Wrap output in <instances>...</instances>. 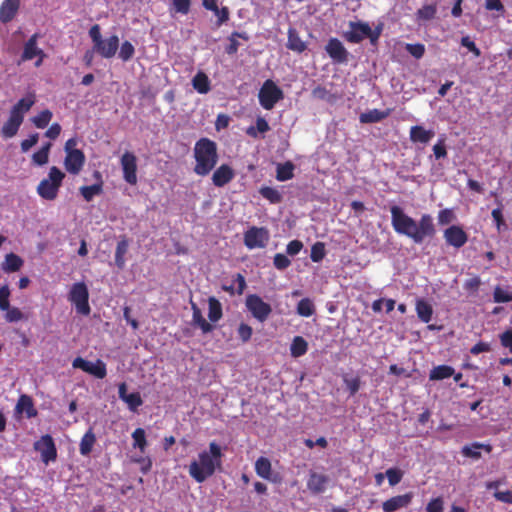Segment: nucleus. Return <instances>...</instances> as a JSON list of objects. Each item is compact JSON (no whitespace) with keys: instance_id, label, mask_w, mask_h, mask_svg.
Returning a JSON list of instances; mask_svg holds the SVG:
<instances>
[{"instance_id":"47","label":"nucleus","mask_w":512,"mask_h":512,"mask_svg":"<svg viewBox=\"0 0 512 512\" xmlns=\"http://www.w3.org/2000/svg\"><path fill=\"white\" fill-rule=\"evenodd\" d=\"M132 438L133 447L139 448L141 452H144L147 446L145 430L143 428H136L132 433Z\"/></svg>"},{"instance_id":"1","label":"nucleus","mask_w":512,"mask_h":512,"mask_svg":"<svg viewBox=\"0 0 512 512\" xmlns=\"http://www.w3.org/2000/svg\"><path fill=\"white\" fill-rule=\"evenodd\" d=\"M390 213L394 231L408 237L415 244H421L426 238H433L436 234L434 219L430 214H422L419 221H416L397 205L390 207Z\"/></svg>"},{"instance_id":"38","label":"nucleus","mask_w":512,"mask_h":512,"mask_svg":"<svg viewBox=\"0 0 512 512\" xmlns=\"http://www.w3.org/2000/svg\"><path fill=\"white\" fill-rule=\"evenodd\" d=\"M308 350V343L302 336H295L290 346V353L293 357L303 356Z\"/></svg>"},{"instance_id":"4","label":"nucleus","mask_w":512,"mask_h":512,"mask_svg":"<svg viewBox=\"0 0 512 512\" xmlns=\"http://www.w3.org/2000/svg\"><path fill=\"white\" fill-rule=\"evenodd\" d=\"M65 173L58 167L52 166L49 169L47 178L40 181L37 186L38 195L47 201H53L57 198L59 190L62 186Z\"/></svg>"},{"instance_id":"6","label":"nucleus","mask_w":512,"mask_h":512,"mask_svg":"<svg viewBox=\"0 0 512 512\" xmlns=\"http://www.w3.org/2000/svg\"><path fill=\"white\" fill-rule=\"evenodd\" d=\"M68 300L75 306L78 314L87 316L91 312L89 305V291L84 282H77L71 286Z\"/></svg>"},{"instance_id":"18","label":"nucleus","mask_w":512,"mask_h":512,"mask_svg":"<svg viewBox=\"0 0 512 512\" xmlns=\"http://www.w3.org/2000/svg\"><path fill=\"white\" fill-rule=\"evenodd\" d=\"M412 501V494L406 493L403 495H397L382 503V509L384 512H394L401 508L407 507Z\"/></svg>"},{"instance_id":"61","label":"nucleus","mask_w":512,"mask_h":512,"mask_svg":"<svg viewBox=\"0 0 512 512\" xmlns=\"http://www.w3.org/2000/svg\"><path fill=\"white\" fill-rule=\"evenodd\" d=\"M237 333H238L239 338L243 342H248L252 337L253 330H252V327L249 326L248 324L241 323L238 327Z\"/></svg>"},{"instance_id":"30","label":"nucleus","mask_w":512,"mask_h":512,"mask_svg":"<svg viewBox=\"0 0 512 512\" xmlns=\"http://www.w3.org/2000/svg\"><path fill=\"white\" fill-rule=\"evenodd\" d=\"M192 86L200 94H206L211 89L210 80L203 71H198L193 77Z\"/></svg>"},{"instance_id":"9","label":"nucleus","mask_w":512,"mask_h":512,"mask_svg":"<svg viewBox=\"0 0 512 512\" xmlns=\"http://www.w3.org/2000/svg\"><path fill=\"white\" fill-rule=\"evenodd\" d=\"M39 39V34H33L24 44L23 52L21 54L20 60L22 62L30 61L34 58H37L35 62V66L39 67L42 65L43 60L46 57L45 52L38 47L37 41Z\"/></svg>"},{"instance_id":"52","label":"nucleus","mask_w":512,"mask_h":512,"mask_svg":"<svg viewBox=\"0 0 512 512\" xmlns=\"http://www.w3.org/2000/svg\"><path fill=\"white\" fill-rule=\"evenodd\" d=\"M5 319L9 323L18 322L22 319H24V314L21 312V310L17 307H10L5 310Z\"/></svg>"},{"instance_id":"40","label":"nucleus","mask_w":512,"mask_h":512,"mask_svg":"<svg viewBox=\"0 0 512 512\" xmlns=\"http://www.w3.org/2000/svg\"><path fill=\"white\" fill-rule=\"evenodd\" d=\"M389 115L388 111H381L378 109L370 110L360 115L361 123H376L385 119Z\"/></svg>"},{"instance_id":"48","label":"nucleus","mask_w":512,"mask_h":512,"mask_svg":"<svg viewBox=\"0 0 512 512\" xmlns=\"http://www.w3.org/2000/svg\"><path fill=\"white\" fill-rule=\"evenodd\" d=\"M326 255L325 244L323 242H316L311 247L310 258L313 262L318 263L323 260Z\"/></svg>"},{"instance_id":"26","label":"nucleus","mask_w":512,"mask_h":512,"mask_svg":"<svg viewBox=\"0 0 512 512\" xmlns=\"http://www.w3.org/2000/svg\"><path fill=\"white\" fill-rule=\"evenodd\" d=\"M287 48L297 53H302L306 50V43L300 38L299 33L294 28L288 30Z\"/></svg>"},{"instance_id":"11","label":"nucleus","mask_w":512,"mask_h":512,"mask_svg":"<svg viewBox=\"0 0 512 512\" xmlns=\"http://www.w3.org/2000/svg\"><path fill=\"white\" fill-rule=\"evenodd\" d=\"M350 30L344 33V38L350 43H360L371 33V27L367 22L350 21Z\"/></svg>"},{"instance_id":"13","label":"nucleus","mask_w":512,"mask_h":512,"mask_svg":"<svg viewBox=\"0 0 512 512\" xmlns=\"http://www.w3.org/2000/svg\"><path fill=\"white\" fill-rule=\"evenodd\" d=\"M325 51L334 63L343 64L348 61L349 52L338 38H330Z\"/></svg>"},{"instance_id":"34","label":"nucleus","mask_w":512,"mask_h":512,"mask_svg":"<svg viewBox=\"0 0 512 512\" xmlns=\"http://www.w3.org/2000/svg\"><path fill=\"white\" fill-rule=\"evenodd\" d=\"M437 14V4H426L417 10L415 16L418 22H426L433 20Z\"/></svg>"},{"instance_id":"12","label":"nucleus","mask_w":512,"mask_h":512,"mask_svg":"<svg viewBox=\"0 0 512 512\" xmlns=\"http://www.w3.org/2000/svg\"><path fill=\"white\" fill-rule=\"evenodd\" d=\"M121 167L123 171L124 180L130 185L137 183V158L136 156L126 151L121 157Z\"/></svg>"},{"instance_id":"56","label":"nucleus","mask_w":512,"mask_h":512,"mask_svg":"<svg viewBox=\"0 0 512 512\" xmlns=\"http://www.w3.org/2000/svg\"><path fill=\"white\" fill-rule=\"evenodd\" d=\"M481 285V279L479 276H474L472 278L467 279L464 282V289L468 291L469 293H477L479 290V287Z\"/></svg>"},{"instance_id":"57","label":"nucleus","mask_w":512,"mask_h":512,"mask_svg":"<svg viewBox=\"0 0 512 512\" xmlns=\"http://www.w3.org/2000/svg\"><path fill=\"white\" fill-rule=\"evenodd\" d=\"M433 153L436 159L445 158L447 156V149L445 145V138L441 137L433 146Z\"/></svg>"},{"instance_id":"32","label":"nucleus","mask_w":512,"mask_h":512,"mask_svg":"<svg viewBox=\"0 0 512 512\" xmlns=\"http://www.w3.org/2000/svg\"><path fill=\"white\" fill-rule=\"evenodd\" d=\"M416 313L422 322L429 323L432 319L433 308L427 301L418 299L416 301Z\"/></svg>"},{"instance_id":"23","label":"nucleus","mask_w":512,"mask_h":512,"mask_svg":"<svg viewBox=\"0 0 512 512\" xmlns=\"http://www.w3.org/2000/svg\"><path fill=\"white\" fill-rule=\"evenodd\" d=\"M94 177L98 180L97 183L80 187V193L87 202H90L95 196L100 195L103 192L101 173L99 171H95Z\"/></svg>"},{"instance_id":"54","label":"nucleus","mask_w":512,"mask_h":512,"mask_svg":"<svg viewBox=\"0 0 512 512\" xmlns=\"http://www.w3.org/2000/svg\"><path fill=\"white\" fill-rule=\"evenodd\" d=\"M405 49L416 59L422 58L425 53V46L421 43L406 44Z\"/></svg>"},{"instance_id":"10","label":"nucleus","mask_w":512,"mask_h":512,"mask_svg":"<svg viewBox=\"0 0 512 512\" xmlns=\"http://www.w3.org/2000/svg\"><path fill=\"white\" fill-rule=\"evenodd\" d=\"M34 449L41 454V460L48 464L57 458V449L51 435H43L38 441L34 443Z\"/></svg>"},{"instance_id":"59","label":"nucleus","mask_w":512,"mask_h":512,"mask_svg":"<svg viewBox=\"0 0 512 512\" xmlns=\"http://www.w3.org/2000/svg\"><path fill=\"white\" fill-rule=\"evenodd\" d=\"M455 218L454 212L451 209H442L438 212V223L440 225L450 224Z\"/></svg>"},{"instance_id":"2","label":"nucleus","mask_w":512,"mask_h":512,"mask_svg":"<svg viewBox=\"0 0 512 512\" xmlns=\"http://www.w3.org/2000/svg\"><path fill=\"white\" fill-rule=\"evenodd\" d=\"M222 450L216 442L209 444V451H202L198 455V460H194L189 465V475L197 482L203 483L211 477L217 467L222 462Z\"/></svg>"},{"instance_id":"16","label":"nucleus","mask_w":512,"mask_h":512,"mask_svg":"<svg viewBox=\"0 0 512 512\" xmlns=\"http://www.w3.org/2000/svg\"><path fill=\"white\" fill-rule=\"evenodd\" d=\"M235 177V172L228 164H221L212 175V183L216 187H223L231 182Z\"/></svg>"},{"instance_id":"50","label":"nucleus","mask_w":512,"mask_h":512,"mask_svg":"<svg viewBox=\"0 0 512 512\" xmlns=\"http://www.w3.org/2000/svg\"><path fill=\"white\" fill-rule=\"evenodd\" d=\"M312 96L315 99L324 100L327 102H331L334 100V96L331 94V92L321 85L315 87L312 90Z\"/></svg>"},{"instance_id":"39","label":"nucleus","mask_w":512,"mask_h":512,"mask_svg":"<svg viewBox=\"0 0 512 512\" xmlns=\"http://www.w3.org/2000/svg\"><path fill=\"white\" fill-rule=\"evenodd\" d=\"M52 147L51 142L43 144V146L32 155V161L38 166H43L49 161V153Z\"/></svg>"},{"instance_id":"22","label":"nucleus","mask_w":512,"mask_h":512,"mask_svg":"<svg viewBox=\"0 0 512 512\" xmlns=\"http://www.w3.org/2000/svg\"><path fill=\"white\" fill-rule=\"evenodd\" d=\"M15 412L17 414L25 413L28 419L34 418L38 415V411L34 406L33 399L26 394H22L16 404Z\"/></svg>"},{"instance_id":"5","label":"nucleus","mask_w":512,"mask_h":512,"mask_svg":"<svg viewBox=\"0 0 512 512\" xmlns=\"http://www.w3.org/2000/svg\"><path fill=\"white\" fill-rule=\"evenodd\" d=\"M284 98L282 89L271 79H267L262 84L258 99L260 105L265 110H272L275 105Z\"/></svg>"},{"instance_id":"63","label":"nucleus","mask_w":512,"mask_h":512,"mask_svg":"<svg viewBox=\"0 0 512 512\" xmlns=\"http://www.w3.org/2000/svg\"><path fill=\"white\" fill-rule=\"evenodd\" d=\"M39 140L38 133L31 134L29 138L21 141L20 147L23 153L28 152Z\"/></svg>"},{"instance_id":"7","label":"nucleus","mask_w":512,"mask_h":512,"mask_svg":"<svg viewBox=\"0 0 512 512\" xmlns=\"http://www.w3.org/2000/svg\"><path fill=\"white\" fill-rule=\"evenodd\" d=\"M245 306L252 316L259 322H265L272 312V307L259 295L249 294L245 300Z\"/></svg>"},{"instance_id":"58","label":"nucleus","mask_w":512,"mask_h":512,"mask_svg":"<svg viewBox=\"0 0 512 512\" xmlns=\"http://www.w3.org/2000/svg\"><path fill=\"white\" fill-rule=\"evenodd\" d=\"M494 302L506 303L512 301V294L506 292L500 287H496L493 293Z\"/></svg>"},{"instance_id":"31","label":"nucleus","mask_w":512,"mask_h":512,"mask_svg":"<svg viewBox=\"0 0 512 512\" xmlns=\"http://www.w3.org/2000/svg\"><path fill=\"white\" fill-rule=\"evenodd\" d=\"M95 443H96V436L93 432V429L90 428L81 438V441L79 444L80 454L83 456H88L91 453Z\"/></svg>"},{"instance_id":"62","label":"nucleus","mask_w":512,"mask_h":512,"mask_svg":"<svg viewBox=\"0 0 512 512\" xmlns=\"http://www.w3.org/2000/svg\"><path fill=\"white\" fill-rule=\"evenodd\" d=\"M173 7L177 13L186 15L190 11V0H172Z\"/></svg>"},{"instance_id":"17","label":"nucleus","mask_w":512,"mask_h":512,"mask_svg":"<svg viewBox=\"0 0 512 512\" xmlns=\"http://www.w3.org/2000/svg\"><path fill=\"white\" fill-rule=\"evenodd\" d=\"M119 47V38L117 35H112L109 38L101 41L94 50L103 58H112L115 56Z\"/></svg>"},{"instance_id":"20","label":"nucleus","mask_w":512,"mask_h":512,"mask_svg":"<svg viewBox=\"0 0 512 512\" xmlns=\"http://www.w3.org/2000/svg\"><path fill=\"white\" fill-rule=\"evenodd\" d=\"M328 482V476L311 472L307 480V488L312 494H321L326 490Z\"/></svg>"},{"instance_id":"41","label":"nucleus","mask_w":512,"mask_h":512,"mask_svg":"<svg viewBox=\"0 0 512 512\" xmlns=\"http://www.w3.org/2000/svg\"><path fill=\"white\" fill-rule=\"evenodd\" d=\"M294 164L290 161L284 164H278L276 169V178L278 181H287L294 177Z\"/></svg>"},{"instance_id":"3","label":"nucleus","mask_w":512,"mask_h":512,"mask_svg":"<svg viewBox=\"0 0 512 512\" xmlns=\"http://www.w3.org/2000/svg\"><path fill=\"white\" fill-rule=\"evenodd\" d=\"M193 156L194 173L201 177L209 175L215 169L219 159L216 142L207 137L200 138L194 145Z\"/></svg>"},{"instance_id":"27","label":"nucleus","mask_w":512,"mask_h":512,"mask_svg":"<svg viewBox=\"0 0 512 512\" xmlns=\"http://www.w3.org/2000/svg\"><path fill=\"white\" fill-rule=\"evenodd\" d=\"M35 103V96L33 94H29L26 97L21 98L11 109L10 113L18 116H22L24 120V115L27 113L31 107Z\"/></svg>"},{"instance_id":"28","label":"nucleus","mask_w":512,"mask_h":512,"mask_svg":"<svg viewBox=\"0 0 512 512\" xmlns=\"http://www.w3.org/2000/svg\"><path fill=\"white\" fill-rule=\"evenodd\" d=\"M24 264L23 259L15 253H9L5 256L2 263V270L5 273H13L19 271Z\"/></svg>"},{"instance_id":"15","label":"nucleus","mask_w":512,"mask_h":512,"mask_svg":"<svg viewBox=\"0 0 512 512\" xmlns=\"http://www.w3.org/2000/svg\"><path fill=\"white\" fill-rule=\"evenodd\" d=\"M85 161L86 157L82 150L70 151L64 158L65 170L72 175H78L82 171Z\"/></svg>"},{"instance_id":"51","label":"nucleus","mask_w":512,"mask_h":512,"mask_svg":"<svg viewBox=\"0 0 512 512\" xmlns=\"http://www.w3.org/2000/svg\"><path fill=\"white\" fill-rule=\"evenodd\" d=\"M124 402L128 405L131 411H136L137 408L143 404V400L139 392L128 394Z\"/></svg>"},{"instance_id":"14","label":"nucleus","mask_w":512,"mask_h":512,"mask_svg":"<svg viewBox=\"0 0 512 512\" xmlns=\"http://www.w3.org/2000/svg\"><path fill=\"white\" fill-rule=\"evenodd\" d=\"M446 243L456 249L463 247L468 241V234L459 225H451L444 230Z\"/></svg>"},{"instance_id":"45","label":"nucleus","mask_w":512,"mask_h":512,"mask_svg":"<svg viewBox=\"0 0 512 512\" xmlns=\"http://www.w3.org/2000/svg\"><path fill=\"white\" fill-rule=\"evenodd\" d=\"M315 307L309 298L301 299L297 304V313L302 317H310L314 314Z\"/></svg>"},{"instance_id":"24","label":"nucleus","mask_w":512,"mask_h":512,"mask_svg":"<svg viewBox=\"0 0 512 512\" xmlns=\"http://www.w3.org/2000/svg\"><path fill=\"white\" fill-rule=\"evenodd\" d=\"M23 123L22 116L14 115L10 113L8 120L4 123L1 134L4 138H12L14 137L21 124Z\"/></svg>"},{"instance_id":"33","label":"nucleus","mask_w":512,"mask_h":512,"mask_svg":"<svg viewBox=\"0 0 512 512\" xmlns=\"http://www.w3.org/2000/svg\"><path fill=\"white\" fill-rule=\"evenodd\" d=\"M223 316L222 305L220 301L215 297H209L208 299V318L210 322H218Z\"/></svg>"},{"instance_id":"60","label":"nucleus","mask_w":512,"mask_h":512,"mask_svg":"<svg viewBox=\"0 0 512 512\" xmlns=\"http://www.w3.org/2000/svg\"><path fill=\"white\" fill-rule=\"evenodd\" d=\"M10 289L8 285H3L0 287V310H6L9 308L10 302Z\"/></svg>"},{"instance_id":"36","label":"nucleus","mask_w":512,"mask_h":512,"mask_svg":"<svg viewBox=\"0 0 512 512\" xmlns=\"http://www.w3.org/2000/svg\"><path fill=\"white\" fill-rule=\"evenodd\" d=\"M480 449H484L486 452L490 453L492 447L489 444H481V443H473L471 446H464L462 448V454L466 457H470L473 459H478L481 457Z\"/></svg>"},{"instance_id":"53","label":"nucleus","mask_w":512,"mask_h":512,"mask_svg":"<svg viewBox=\"0 0 512 512\" xmlns=\"http://www.w3.org/2000/svg\"><path fill=\"white\" fill-rule=\"evenodd\" d=\"M386 476L390 486L397 485L403 477V472L397 468H389L386 470Z\"/></svg>"},{"instance_id":"19","label":"nucleus","mask_w":512,"mask_h":512,"mask_svg":"<svg viewBox=\"0 0 512 512\" xmlns=\"http://www.w3.org/2000/svg\"><path fill=\"white\" fill-rule=\"evenodd\" d=\"M434 136L435 132L432 129H425L422 125L412 126L409 131L410 141L415 144H427Z\"/></svg>"},{"instance_id":"37","label":"nucleus","mask_w":512,"mask_h":512,"mask_svg":"<svg viewBox=\"0 0 512 512\" xmlns=\"http://www.w3.org/2000/svg\"><path fill=\"white\" fill-rule=\"evenodd\" d=\"M454 368L448 365H439L434 367L429 374V379L432 381L443 380L454 375Z\"/></svg>"},{"instance_id":"64","label":"nucleus","mask_w":512,"mask_h":512,"mask_svg":"<svg viewBox=\"0 0 512 512\" xmlns=\"http://www.w3.org/2000/svg\"><path fill=\"white\" fill-rule=\"evenodd\" d=\"M444 502L441 497L430 500L426 506V512H443Z\"/></svg>"},{"instance_id":"44","label":"nucleus","mask_w":512,"mask_h":512,"mask_svg":"<svg viewBox=\"0 0 512 512\" xmlns=\"http://www.w3.org/2000/svg\"><path fill=\"white\" fill-rule=\"evenodd\" d=\"M52 117H53L52 112L49 109H45V110H42L36 116H34L32 118V122L37 128L44 129L48 126Z\"/></svg>"},{"instance_id":"55","label":"nucleus","mask_w":512,"mask_h":512,"mask_svg":"<svg viewBox=\"0 0 512 512\" xmlns=\"http://www.w3.org/2000/svg\"><path fill=\"white\" fill-rule=\"evenodd\" d=\"M273 264L278 270H284L291 264L290 259L282 253H277L273 258Z\"/></svg>"},{"instance_id":"49","label":"nucleus","mask_w":512,"mask_h":512,"mask_svg":"<svg viewBox=\"0 0 512 512\" xmlns=\"http://www.w3.org/2000/svg\"><path fill=\"white\" fill-rule=\"evenodd\" d=\"M134 54H135L134 46L132 45L131 42L125 40L120 46L119 58L122 61L127 62L133 58Z\"/></svg>"},{"instance_id":"29","label":"nucleus","mask_w":512,"mask_h":512,"mask_svg":"<svg viewBox=\"0 0 512 512\" xmlns=\"http://www.w3.org/2000/svg\"><path fill=\"white\" fill-rule=\"evenodd\" d=\"M129 241L126 236H122L118 241L116 250H115V264L119 269H123L125 267V254L128 251Z\"/></svg>"},{"instance_id":"21","label":"nucleus","mask_w":512,"mask_h":512,"mask_svg":"<svg viewBox=\"0 0 512 512\" xmlns=\"http://www.w3.org/2000/svg\"><path fill=\"white\" fill-rule=\"evenodd\" d=\"M20 8V0H4L0 6V21L4 24L14 19Z\"/></svg>"},{"instance_id":"43","label":"nucleus","mask_w":512,"mask_h":512,"mask_svg":"<svg viewBox=\"0 0 512 512\" xmlns=\"http://www.w3.org/2000/svg\"><path fill=\"white\" fill-rule=\"evenodd\" d=\"M259 193L272 204H278L282 201L281 193L273 187L263 186L260 188Z\"/></svg>"},{"instance_id":"8","label":"nucleus","mask_w":512,"mask_h":512,"mask_svg":"<svg viewBox=\"0 0 512 512\" xmlns=\"http://www.w3.org/2000/svg\"><path fill=\"white\" fill-rule=\"evenodd\" d=\"M269 238V231L265 227L253 226L244 233V244L248 249L265 248Z\"/></svg>"},{"instance_id":"35","label":"nucleus","mask_w":512,"mask_h":512,"mask_svg":"<svg viewBox=\"0 0 512 512\" xmlns=\"http://www.w3.org/2000/svg\"><path fill=\"white\" fill-rule=\"evenodd\" d=\"M256 474L266 480H271L272 466L271 462L266 457H259L255 462Z\"/></svg>"},{"instance_id":"42","label":"nucleus","mask_w":512,"mask_h":512,"mask_svg":"<svg viewBox=\"0 0 512 512\" xmlns=\"http://www.w3.org/2000/svg\"><path fill=\"white\" fill-rule=\"evenodd\" d=\"M86 373H89L98 379H103L107 375L106 364L100 359H98L95 363L90 362Z\"/></svg>"},{"instance_id":"46","label":"nucleus","mask_w":512,"mask_h":512,"mask_svg":"<svg viewBox=\"0 0 512 512\" xmlns=\"http://www.w3.org/2000/svg\"><path fill=\"white\" fill-rule=\"evenodd\" d=\"M236 38H242L244 40H248V36L246 33H240V32H233L229 38V45L225 48V52L228 55H234L237 53L239 49V42Z\"/></svg>"},{"instance_id":"25","label":"nucleus","mask_w":512,"mask_h":512,"mask_svg":"<svg viewBox=\"0 0 512 512\" xmlns=\"http://www.w3.org/2000/svg\"><path fill=\"white\" fill-rule=\"evenodd\" d=\"M191 309H192L193 324L195 326H198L204 334L212 332L214 329V326L211 323H209L208 321H206V319L203 317L202 312L199 309V307L195 303H192Z\"/></svg>"}]
</instances>
